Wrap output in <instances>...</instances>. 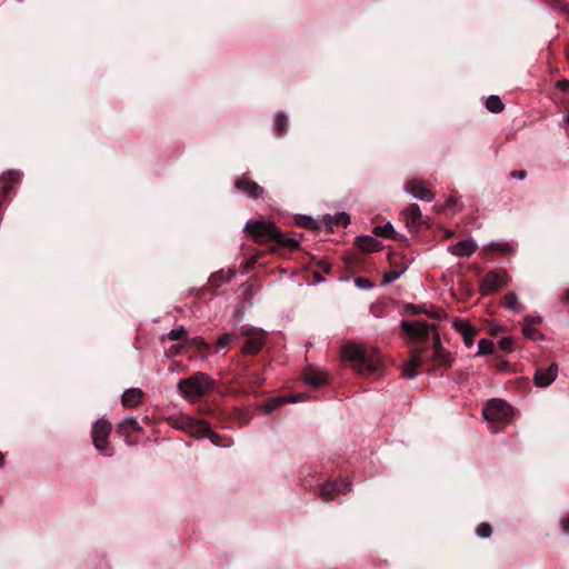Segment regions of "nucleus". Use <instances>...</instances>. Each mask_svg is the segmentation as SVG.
<instances>
[{"label": "nucleus", "instance_id": "22", "mask_svg": "<svg viewBox=\"0 0 569 569\" xmlns=\"http://www.w3.org/2000/svg\"><path fill=\"white\" fill-rule=\"evenodd\" d=\"M143 398V392L139 388L127 389L122 395V405L128 408L137 407Z\"/></svg>", "mask_w": 569, "mask_h": 569}, {"label": "nucleus", "instance_id": "42", "mask_svg": "<svg viewBox=\"0 0 569 569\" xmlns=\"http://www.w3.org/2000/svg\"><path fill=\"white\" fill-rule=\"evenodd\" d=\"M345 263L348 268H353L358 263V257L356 253L345 257Z\"/></svg>", "mask_w": 569, "mask_h": 569}, {"label": "nucleus", "instance_id": "20", "mask_svg": "<svg viewBox=\"0 0 569 569\" xmlns=\"http://www.w3.org/2000/svg\"><path fill=\"white\" fill-rule=\"evenodd\" d=\"M303 380L311 387H320L327 383V376L325 372L318 371L313 368H308L303 372Z\"/></svg>", "mask_w": 569, "mask_h": 569}, {"label": "nucleus", "instance_id": "5", "mask_svg": "<svg viewBox=\"0 0 569 569\" xmlns=\"http://www.w3.org/2000/svg\"><path fill=\"white\" fill-rule=\"evenodd\" d=\"M240 335L244 339L241 348L243 356H254L259 353L266 345L267 332L260 328L242 326Z\"/></svg>", "mask_w": 569, "mask_h": 569}, {"label": "nucleus", "instance_id": "36", "mask_svg": "<svg viewBox=\"0 0 569 569\" xmlns=\"http://www.w3.org/2000/svg\"><path fill=\"white\" fill-rule=\"evenodd\" d=\"M422 313L429 316L432 319L440 320L442 318L443 311L435 308L433 306L427 307L426 305H422Z\"/></svg>", "mask_w": 569, "mask_h": 569}, {"label": "nucleus", "instance_id": "24", "mask_svg": "<svg viewBox=\"0 0 569 569\" xmlns=\"http://www.w3.org/2000/svg\"><path fill=\"white\" fill-rule=\"evenodd\" d=\"M476 250V244L471 241H460L451 247V251L456 256L460 257H469L471 256Z\"/></svg>", "mask_w": 569, "mask_h": 569}, {"label": "nucleus", "instance_id": "23", "mask_svg": "<svg viewBox=\"0 0 569 569\" xmlns=\"http://www.w3.org/2000/svg\"><path fill=\"white\" fill-rule=\"evenodd\" d=\"M273 126L278 137L286 136L289 128L287 114L282 111L277 112L274 116Z\"/></svg>", "mask_w": 569, "mask_h": 569}, {"label": "nucleus", "instance_id": "29", "mask_svg": "<svg viewBox=\"0 0 569 569\" xmlns=\"http://www.w3.org/2000/svg\"><path fill=\"white\" fill-rule=\"evenodd\" d=\"M487 109L492 113H499L503 110L505 104L498 96H490L486 101Z\"/></svg>", "mask_w": 569, "mask_h": 569}, {"label": "nucleus", "instance_id": "18", "mask_svg": "<svg viewBox=\"0 0 569 569\" xmlns=\"http://www.w3.org/2000/svg\"><path fill=\"white\" fill-rule=\"evenodd\" d=\"M372 232L377 237L390 238L396 241H407V238L403 234L398 233L390 222L375 227Z\"/></svg>", "mask_w": 569, "mask_h": 569}, {"label": "nucleus", "instance_id": "39", "mask_svg": "<svg viewBox=\"0 0 569 569\" xmlns=\"http://www.w3.org/2000/svg\"><path fill=\"white\" fill-rule=\"evenodd\" d=\"M298 224L309 229H318L316 221L307 216L299 217Z\"/></svg>", "mask_w": 569, "mask_h": 569}, {"label": "nucleus", "instance_id": "28", "mask_svg": "<svg viewBox=\"0 0 569 569\" xmlns=\"http://www.w3.org/2000/svg\"><path fill=\"white\" fill-rule=\"evenodd\" d=\"M240 330L238 332H227L221 335L217 340V346L220 348H226L231 346L233 342L240 338Z\"/></svg>", "mask_w": 569, "mask_h": 569}, {"label": "nucleus", "instance_id": "19", "mask_svg": "<svg viewBox=\"0 0 569 569\" xmlns=\"http://www.w3.org/2000/svg\"><path fill=\"white\" fill-rule=\"evenodd\" d=\"M303 399H305V397L301 393L296 395V396L290 397V398H284V397L272 398V399L267 400L263 403V409H264L266 412L269 413V412H272V411L277 410L278 408H280L286 402H298V401H301Z\"/></svg>", "mask_w": 569, "mask_h": 569}, {"label": "nucleus", "instance_id": "1", "mask_svg": "<svg viewBox=\"0 0 569 569\" xmlns=\"http://www.w3.org/2000/svg\"><path fill=\"white\" fill-rule=\"evenodd\" d=\"M401 328L409 342L415 346L410 358L402 366V375L406 378H416L420 367L429 361L438 367L450 368L452 366L453 359L442 348L435 325H428L423 321H402Z\"/></svg>", "mask_w": 569, "mask_h": 569}, {"label": "nucleus", "instance_id": "58", "mask_svg": "<svg viewBox=\"0 0 569 569\" xmlns=\"http://www.w3.org/2000/svg\"><path fill=\"white\" fill-rule=\"evenodd\" d=\"M506 367H507V362H503V363H501V365L498 367V369H499V370H505V368H506Z\"/></svg>", "mask_w": 569, "mask_h": 569}, {"label": "nucleus", "instance_id": "46", "mask_svg": "<svg viewBox=\"0 0 569 569\" xmlns=\"http://www.w3.org/2000/svg\"><path fill=\"white\" fill-rule=\"evenodd\" d=\"M560 527L563 533H569V513L560 519Z\"/></svg>", "mask_w": 569, "mask_h": 569}, {"label": "nucleus", "instance_id": "47", "mask_svg": "<svg viewBox=\"0 0 569 569\" xmlns=\"http://www.w3.org/2000/svg\"><path fill=\"white\" fill-rule=\"evenodd\" d=\"M317 264L319 266V268H320L323 272H326V273H330L331 264H330L328 261H326V260H319V261L317 262Z\"/></svg>", "mask_w": 569, "mask_h": 569}, {"label": "nucleus", "instance_id": "40", "mask_svg": "<svg viewBox=\"0 0 569 569\" xmlns=\"http://www.w3.org/2000/svg\"><path fill=\"white\" fill-rule=\"evenodd\" d=\"M499 347L505 352H511L513 350V340L511 338H508V337L502 338L499 341Z\"/></svg>", "mask_w": 569, "mask_h": 569}, {"label": "nucleus", "instance_id": "6", "mask_svg": "<svg viewBox=\"0 0 569 569\" xmlns=\"http://www.w3.org/2000/svg\"><path fill=\"white\" fill-rule=\"evenodd\" d=\"M112 430L111 423L106 419H99L92 427L91 437L94 448L103 456L111 457L113 455L109 447L108 438Z\"/></svg>", "mask_w": 569, "mask_h": 569}, {"label": "nucleus", "instance_id": "43", "mask_svg": "<svg viewBox=\"0 0 569 569\" xmlns=\"http://www.w3.org/2000/svg\"><path fill=\"white\" fill-rule=\"evenodd\" d=\"M211 292V287L209 286V283H207L206 286H202L201 288L199 289H194V292H196V297L198 299H202L204 297V295L207 292Z\"/></svg>", "mask_w": 569, "mask_h": 569}, {"label": "nucleus", "instance_id": "54", "mask_svg": "<svg viewBox=\"0 0 569 569\" xmlns=\"http://www.w3.org/2000/svg\"><path fill=\"white\" fill-rule=\"evenodd\" d=\"M561 301H562L566 306H569V288L562 292V295H561Z\"/></svg>", "mask_w": 569, "mask_h": 569}, {"label": "nucleus", "instance_id": "49", "mask_svg": "<svg viewBox=\"0 0 569 569\" xmlns=\"http://www.w3.org/2000/svg\"><path fill=\"white\" fill-rule=\"evenodd\" d=\"M407 310L410 311L411 315L422 313V306L408 305Z\"/></svg>", "mask_w": 569, "mask_h": 569}, {"label": "nucleus", "instance_id": "53", "mask_svg": "<svg viewBox=\"0 0 569 569\" xmlns=\"http://www.w3.org/2000/svg\"><path fill=\"white\" fill-rule=\"evenodd\" d=\"M552 8H559L560 10L567 11L559 0H546Z\"/></svg>", "mask_w": 569, "mask_h": 569}, {"label": "nucleus", "instance_id": "30", "mask_svg": "<svg viewBox=\"0 0 569 569\" xmlns=\"http://www.w3.org/2000/svg\"><path fill=\"white\" fill-rule=\"evenodd\" d=\"M264 378H263V375L262 372H259V371H254L252 373L249 375V380H248V390L251 391V392H256L257 389L262 385Z\"/></svg>", "mask_w": 569, "mask_h": 569}, {"label": "nucleus", "instance_id": "31", "mask_svg": "<svg viewBox=\"0 0 569 569\" xmlns=\"http://www.w3.org/2000/svg\"><path fill=\"white\" fill-rule=\"evenodd\" d=\"M478 356H483V355H491L493 353V350H495V346H493V342L491 340H488V339H481L478 343Z\"/></svg>", "mask_w": 569, "mask_h": 569}, {"label": "nucleus", "instance_id": "44", "mask_svg": "<svg viewBox=\"0 0 569 569\" xmlns=\"http://www.w3.org/2000/svg\"><path fill=\"white\" fill-rule=\"evenodd\" d=\"M491 249L500 251L501 253H508L510 251V246L507 243H496L491 246Z\"/></svg>", "mask_w": 569, "mask_h": 569}, {"label": "nucleus", "instance_id": "56", "mask_svg": "<svg viewBox=\"0 0 569 569\" xmlns=\"http://www.w3.org/2000/svg\"><path fill=\"white\" fill-rule=\"evenodd\" d=\"M313 276H315V278H316V280H317V281H321V280H323L322 276H320V273H319L318 271H315V272H313Z\"/></svg>", "mask_w": 569, "mask_h": 569}, {"label": "nucleus", "instance_id": "14", "mask_svg": "<svg viewBox=\"0 0 569 569\" xmlns=\"http://www.w3.org/2000/svg\"><path fill=\"white\" fill-rule=\"evenodd\" d=\"M406 190L411 193L413 197L425 200V201H432L435 199V194L432 191H430L425 182L419 179H411L406 183Z\"/></svg>", "mask_w": 569, "mask_h": 569}, {"label": "nucleus", "instance_id": "12", "mask_svg": "<svg viewBox=\"0 0 569 569\" xmlns=\"http://www.w3.org/2000/svg\"><path fill=\"white\" fill-rule=\"evenodd\" d=\"M234 187L247 194L251 199H258L263 194V188L259 186L256 181L248 178L247 176H241L234 182Z\"/></svg>", "mask_w": 569, "mask_h": 569}, {"label": "nucleus", "instance_id": "32", "mask_svg": "<svg viewBox=\"0 0 569 569\" xmlns=\"http://www.w3.org/2000/svg\"><path fill=\"white\" fill-rule=\"evenodd\" d=\"M168 339L171 341L182 340V342H186V339H189V338L187 337V330L181 326L177 329H172L168 333Z\"/></svg>", "mask_w": 569, "mask_h": 569}, {"label": "nucleus", "instance_id": "45", "mask_svg": "<svg viewBox=\"0 0 569 569\" xmlns=\"http://www.w3.org/2000/svg\"><path fill=\"white\" fill-rule=\"evenodd\" d=\"M356 283L358 287H360L362 289H369L372 287L371 281L367 278H357Z\"/></svg>", "mask_w": 569, "mask_h": 569}, {"label": "nucleus", "instance_id": "9", "mask_svg": "<svg viewBox=\"0 0 569 569\" xmlns=\"http://www.w3.org/2000/svg\"><path fill=\"white\" fill-rule=\"evenodd\" d=\"M507 283V273L503 270H491L487 272L481 281V292L490 295Z\"/></svg>", "mask_w": 569, "mask_h": 569}, {"label": "nucleus", "instance_id": "15", "mask_svg": "<svg viewBox=\"0 0 569 569\" xmlns=\"http://www.w3.org/2000/svg\"><path fill=\"white\" fill-rule=\"evenodd\" d=\"M453 328L461 333L463 338V342L467 347H471L473 345V339L477 333V330L468 322L456 319L453 321Z\"/></svg>", "mask_w": 569, "mask_h": 569}, {"label": "nucleus", "instance_id": "3", "mask_svg": "<svg viewBox=\"0 0 569 569\" xmlns=\"http://www.w3.org/2000/svg\"><path fill=\"white\" fill-rule=\"evenodd\" d=\"M342 357L360 376L376 380L383 372L381 355L375 348L348 342L342 347Z\"/></svg>", "mask_w": 569, "mask_h": 569}, {"label": "nucleus", "instance_id": "51", "mask_svg": "<svg viewBox=\"0 0 569 569\" xmlns=\"http://www.w3.org/2000/svg\"><path fill=\"white\" fill-rule=\"evenodd\" d=\"M397 256L395 253H390L389 254V262L390 264L393 267L392 269H400L402 266H405L406 263H402V264H398V262L396 261L397 260Z\"/></svg>", "mask_w": 569, "mask_h": 569}, {"label": "nucleus", "instance_id": "25", "mask_svg": "<svg viewBox=\"0 0 569 569\" xmlns=\"http://www.w3.org/2000/svg\"><path fill=\"white\" fill-rule=\"evenodd\" d=\"M503 307L516 312H521L525 309L523 306L519 302L517 295L512 291H509L505 295Z\"/></svg>", "mask_w": 569, "mask_h": 569}, {"label": "nucleus", "instance_id": "4", "mask_svg": "<svg viewBox=\"0 0 569 569\" xmlns=\"http://www.w3.org/2000/svg\"><path fill=\"white\" fill-rule=\"evenodd\" d=\"M213 387V380L203 372L181 379L178 382V390L184 398L198 399L203 397Z\"/></svg>", "mask_w": 569, "mask_h": 569}, {"label": "nucleus", "instance_id": "57", "mask_svg": "<svg viewBox=\"0 0 569 569\" xmlns=\"http://www.w3.org/2000/svg\"><path fill=\"white\" fill-rule=\"evenodd\" d=\"M4 465V455L0 451V468Z\"/></svg>", "mask_w": 569, "mask_h": 569}, {"label": "nucleus", "instance_id": "21", "mask_svg": "<svg viewBox=\"0 0 569 569\" xmlns=\"http://www.w3.org/2000/svg\"><path fill=\"white\" fill-rule=\"evenodd\" d=\"M232 277V270H229L227 273L223 270L213 272L208 280L209 286L211 287V292L214 293L218 288H220L223 283L229 282Z\"/></svg>", "mask_w": 569, "mask_h": 569}, {"label": "nucleus", "instance_id": "26", "mask_svg": "<svg viewBox=\"0 0 569 569\" xmlns=\"http://www.w3.org/2000/svg\"><path fill=\"white\" fill-rule=\"evenodd\" d=\"M184 343L187 348H194L202 355H207L210 350V345L206 342L201 337L186 339Z\"/></svg>", "mask_w": 569, "mask_h": 569}, {"label": "nucleus", "instance_id": "52", "mask_svg": "<svg viewBox=\"0 0 569 569\" xmlns=\"http://www.w3.org/2000/svg\"><path fill=\"white\" fill-rule=\"evenodd\" d=\"M541 322V318L540 317H532V316H527L525 318V325H535V323H540Z\"/></svg>", "mask_w": 569, "mask_h": 569}, {"label": "nucleus", "instance_id": "55", "mask_svg": "<svg viewBox=\"0 0 569 569\" xmlns=\"http://www.w3.org/2000/svg\"><path fill=\"white\" fill-rule=\"evenodd\" d=\"M456 202H457V201H456V199H455L453 197H450V198L447 200V202H446V207H447V208H452V207H455V206H456Z\"/></svg>", "mask_w": 569, "mask_h": 569}, {"label": "nucleus", "instance_id": "38", "mask_svg": "<svg viewBox=\"0 0 569 569\" xmlns=\"http://www.w3.org/2000/svg\"><path fill=\"white\" fill-rule=\"evenodd\" d=\"M186 349H187L186 343L181 342V343L171 346L166 351V355H167V357H174V356L182 353Z\"/></svg>", "mask_w": 569, "mask_h": 569}, {"label": "nucleus", "instance_id": "27", "mask_svg": "<svg viewBox=\"0 0 569 569\" xmlns=\"http://www.w3.org/2000/svg\"><path fill=\"white\" fill-rule=\"evenodd\" d=\"M203 437H207L210 439V441L214 445V446H219V447H224L227 446V443L224 442V439L222 436H220L219 433L214 432L210 425L208 423V431H203V432H200L198 438H203Z\"/></svg>", "mask_w": 569, "mask_h": 569}, {"label": "nucleus", "instance_id": "13", "mask_svg": "<svg viewBox=\"0 0 569 569\" xmlns=\"http://www.w3.org/2000/svg\"><path fill=\"white\" fill-rule=\"evenodd\" d=\"M405 220L410 231L418 232L419 229L426 223L420 207L417 203H411L403 210Z\"/></svg>", "mask_w": 569, "mask_h": 569}, {"label": "nucleus", "instance_id": "37", "mask_svg": "<svg viewBox=\"0 0 569 569\" xmlns=\"http://www.w3.org/2000/svg\"><path fill=\"white\" fill-rule=\"evenodd\" d=\"M476 532L480 538H489L492 533V528L489 523L482 522L477 527Z\"/></svg>", "mask_w": 569, "mask_h": 569}, {"label": "nucleus", "instance_id": "7", "mask_svg": "<svg viewBox=\"0 0 569 569\" xmlns=\"http://www.w3.org/2000/svg\"><path fill=\"white\" fill-rule=\"evenodd\" d=\"M511 407L503 400L492 399L482 410L483 418L489 422H505L511 416Z\"/></svg>", "mask_w": 569, "mask_h": 569}, {"label": "nucleus", "instance_id": "17", "mask_svg": "<svg viewBox=\"0 0 569 569\" xmlns=\"http://www.w3.org/2000/svg\"><path fill=\"white\" fill-rule=\"evenodd\" d=\"M356 246L361 252H376L379 251L381 243L370 236H360L356 238Z\"/></svg>", "mask_w": 569, "mask_h": 569}, {"label": "nucleus", "instance_id": "16", "mask_svg": "<svg viewBox=\"0 0 569 569\" xmlns=\"http://www.w3.org/2000/svg\"><path fill=\"white\" fill-rule=\"evenodd\" d=\"M142 431V428L141 426L138 423V421L133 418H126L124 420H122L121 422H119L117 425V432L121 436V437H124L127 439V442L128 443H131L129 441V437L131 433L133 432H141Z\"/></svg>", "mask_w": 569, "mask_h": 569}, {"label": "nucleus", "instance_id": "33", "mask_svg": "<svg viewBox=\"0 0 569 569\" xmlns=\"http://www.w3.org/2000/svg\"><path fill=\"white\" fill-rule=\"evenodd\" d=\"M407 270V264L402 266L400 269H392L385 273L383 282L390 283L396 281L405 271Z\"/></svg>", "mask_w": 569, "mask_h": 569}, {"label": "nucleus", "instance_id": "50", "mask_svg": "<svg viewBox=\"0 0 569 569\" xmlns=\"http://www.w3.org/2000/svg\"><path fill=\"white\" fill-rule=\"evenodd\" d=\"M557 88L561 91H569V80L561 79L557 82Z\"/></svg>", "mask_w": 569, "mask_h": 569}, {"label": "nucleus", "instance_id": "35", "mask_svg": "<svg viewBox=\"0 0 569 569\" xmlns=\"http://www.w3.org/2000/svg\"><path fill=\"white\" fill-rule=\"evenodd\" d=\"M522 333L527 339L530 340H538L541 338V333L531 325H525L522 328Z\"/></svg>", "mask_w": 569, "mask_h": 569}, {"label": "nucleus", "instance_id": "34", "mask_svg": "<svg viewBox=\"0 0 569 569\" xmlns=\"http://www.w3.org/2000/svg\"><path fill=\"white\" fill-rule=\"evenodd\" d=\"M264 256V251H260L252 257H250L243 264L246 271L252 270L256 264H264V262H260V259Z\"/></svg>", "mask_w": 569, "mask_h": 569}, {"label": "nucleus", "instance_id": "2", "mask_svg": "<svg viewBox=\"0 0 569 569\" xmlns=\"http://www.w3.org/2000/svg\"><path fill=\"white\" fill-rule=\"evenodd\" d=\"M244 231L259 244H264L268 251L284 256L299 248L296 239L288 238L274 223L266 221H248Z\"/></svg>", "mask_w": 569, "mask_h": 569}, {"label": "nucleus", "instance_id": "10", "mask_svg": "<svg viewBox=\"0 0 569 569\" xmlns=\"http://www.w3.org/2000/svg\"><path fill=\"white\" fill-rule=\"evenodd\" d=\"M178 429L188 431L192 437L198 438L200 432L208 431V422L204 420H196L187 416H182L176 420Z\"/></svg>", "mask_w": 569, "mask_h": 569}, {"label": "nucleus", "instance_id": "11", "mask_svg": "<svg viewBox=\"0 0 569 569\" xmlns=\"http://www.w3.org/2000/svg\"><path fill=\"white\" fill-rule=\"evenodd\" d=\"M558 376V365L551 362L547 368L539 367L535 372V383L538 387L546 388L550 386Z\"/></svg>", "mask_w": 569, "mask_h": 569}, {"label": "nucleus", "instance_id": "8", "mask_svg": "<svg viewBox=\"0 0 569 569\" xmlns=\"http://www.w3.org/2000/svg\"><path fill=\"white\" fill-rule=\"evenodd\" d=\"M351 490V482L348 479L329 480L322 485L320 497L323 501L329 502L336 499L340 493Z\"/></svg>", "mask_w": 569, "mask_h": 569}, {"label": "nucleus", "instance_id": "41", "mask_svg": "<svg viewBox=\"0 0 569 569\" xmlns=\"http://www.w3.org/2000/svg\"><path fill=\"white\" fill-rule=\"evenodd\" d=\"M349 223H350V218L347 213L341 212L336 216V224L337 226L346 227Z\"/></svg>", "mask_w": 569, "mask_h": 569}, {"label": "nucleus", "instance_id": "48", "mask_svg": "<svg viewBox=\"0 0 569 569\" xmlns=\"http://www.w3.org/2000/svg\"><path fill=\"white\" fill-rule=\"evenodd\" d=\"M510 176L515 179H525L527 177V171L526 170H513L510 172Z\"/></svg>", "mask_w": 569, "mask_h": 569}]
</instances>
